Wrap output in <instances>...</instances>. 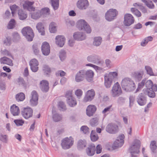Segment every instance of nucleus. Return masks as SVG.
I'll return each mask as SVG.
<instances>
[{"label":"nucleus","instance_id":"nucleus-1","mask_svg":"<svg viewBox=\"0 0 157 157\" xmlns=\"http://www.w3.org/2000/svg\"><path fill=\"white\" fill-rule=\"evenodd\" d=\"M121 84L123 89L126 92L132 91L136 88L134 81L129 78H125L123 79Z\"/></svg>","mask_w":157,"mask_h":157},{"label":"nucleus","instance_id":"nucleus-2","mask_svg":"<svg viewBox=\"0 0 157 157\" xmlns=\"http://www.w3.org/2000/svg\"><path fill=\"white\" fill-rule=\"evenodd\" d=\"M141 143L138 140H135L132 145L128 149L129 152L131 154V157H137L140 152Z\"/></svg>","mask_w":157,"mask_h":157},{"label":"nucleus","instance_id":"nucleus-3","mask_svg":"<svg viewBox=\"0 0 157 157\" xmlns=\"http://www.w3.org/2000/svg\"><path fill=\"white\" fill-rule=\"evenodd\" d=\"M117 75V74L115 72H110L105 74L104 76V84L106 88L110 87L113 78Z\"/></svg>","mask_w":157,"mask_h":157},{"label":"nucleus","instance_id":"nucleus-4","mask_svg":"<svg viewBox=\"0 0 157 157\" xmlns=\"http://www.w3.org/2000/svg\"><path fill=\"white\" fill-rule=\"evenodd\" d=\"M76 26L79 30H84L87 33H90L91 32L90 26L84 20H78Z\"/></svg>","mask_w":157,"mask_h":157},{"label":"nucleus","instance_id":"nucleus-5","mask_svg":"<svg viewBox=\"0 0 157 157\" xmlns=\"http://www.w3.org/2000/svg\"><path fill=\"white\" fill-rule=\"evenodd\" d=\"M22 33L28 41H31L34 36L33 30L29 27H26L23 28L22 30Z\"/></svg>","mask_w":157,"mask_h":157},{"label":"nucleus","instance_id":"nucleus-6","mask_svg":"<svg viewBox=\"0 0 157 157\" xmlns=\"http://www.w3.org/2000/svg\"><path fill=\"white\" fill-rule=\"evenodd\" d=\"M111 94L113 97H118L122 94L121 87L118 82H117L113 85Z\"/></svg>","mask_w":157,"mask_h":157},{"label":"nucleus","instance_id":"nucleus-7","mask_svg":"<svg viewBox=\"0 0 157 157\" xmlns=\"http://www.w3.org/2000/svg\"><path fill=\"white\" fill-rule=\"evenodd\" d=\"M118 14V12L116 9H110L105 13V18L108 21H111L115 18Z\"/></svg>","mask_w":157,"mask_h":157},{"label":"nucleus","instance_id":"nucleus-8","mask_svg":"<svg viewBox=\"0 0 157 157\" xmlns=\"http://www.w3.org/2000/svg\"><path fill=\"white\" fill-rule=\"evenodd\" d=\"M87 60L98 65L102 66L104 64L103 60L100 59V58L97 55H93L88 56L87 58Z\"/></svg>","mask_w":157,"mask_h":157},{"label":"nucleus","instance_id":"nucleus-9","mask_svg":"<svg viewBox=\"0 0 157 157\" xmlns=\"http://www.w3.org/2000/svg\"><path fill=\"white\" fill-rule=\"evenodd\" d=\"M124 136L123 134H121L119 136L113 145V149H115L121 147L124 143Z\"/></svg>","mask_w":157,"mask_h":157},{"label":"nucleus","instance_id":"nucleus-10","mask_svg":"<svg viewBox=\"0 0 157 157\" xmlns=\"http://www.w3.org/2000/svg\"><path fill=\"white\" fill-rule=\"evenodd\" d=\"M106 131L110 134H115L118 132V127L116 124L110 123L106 126Z\"/></svg>","mask_w":157,"mask_h":157},{"label":"nucleus","instance_id":"nucleus-11","mask_svg":"<svg viewBox=\"0 0 157 157\" xmlns=\"http://www.w3.org/2000/svg\"><path fill=\"white\" fill-rule=\"evenodd\" d=\"M21 114L25 118L28 119L32 116L33 110L29 107L24 108L21 111Z\"/></svg>","mask_w":157,"mask_h":157},{"label":"nucleus","instance_id":"nucleus-12","mask_svg":"<svg viewBox=\"0 0 157 157\" xmlns=\"http://www.w3.org/2000/svg\"><path fill=\"white\" fill-rule=\"evenodd\" d=\"M73 143V141L72 140L68 137H66L62 140L61 146L63 149H68L72 145Z\"/></svg>","mask_w":157,"mask_h":157},{"label":"nucleus","instance_id":"nucleus-13","mask_svg":"<svg viewBox=\"0 0 157 157\" xmlns=\"http://www.w3.org/2000/svg\"><path fill=\"white\" fill-rule=\"evenodd\" d=\"M134 20L133 16L131 14L127 13L124 16V24L126 26H128L134 23Z\"/></svg>","mask_w":157,"mask_h":157},{"label":"nucleus","instance_id":"nucleus-14","mask_svg":"<svg viewBox=\"0 0 157 157\" xmlns=\"http://www.w3.org/2000/svg\"><path fill=\"white\" fill-rule=\"evenodd\" d=\"M31 98L30 100V103L33 106L36 105L38 103V95L37 92L35 91H33L31 94Z\"/></svg>","mask_w":157,"mask_h":157},{"label":"nucleus","instance_id":"nucleus-15","mask_svg":"<svg viewBox=\"0 0 157 157\" xmlns=\"http://www.w3.org/2000/svg\"><path fill=\"white\" fill-rule=\"evenodd\" d=\"M41 50L44 56H48L50 53V47L49 44L44 42L43 43L41 47Z\"/></svg>","mask_w":157,"mask_h":157},{"label":"nucleus","instance_id":"nucleus-16","mask_svg":"<svg viewBox=\"0 0 157 157\" xmlns=\"http://www.w3.org/2000/svg\"><path fill=\"white\" fill-rule=\"evenodd\" d=\"M137 102L140 105H145L147 101L145 93H140L137 98Z\"/></svg>","mask_w":157,"mask_h":157},{"label":"nucleus","instance_id":"nucleus-17","mask_svg":"<svg viewBox=\"0 0 157 157\" xmlns=\"http://www.w3.org/2000/svg\"><path fill=\"white\" fill-rule=\"evenodd\" d=\"M95 95V93L94 90L91 89L88 90L86 95L84 98V101L86 102L91 101L94 98Z\"/></svg>","mask_w":157,"mask_h":157},{"label":"nucleus","instance_id":"nucleus-18","mask_svg":"<svg viewBox=\"0 0 157 157\" xmlns=\"http://www.w3.org/2000/svg\"><path fill=\"white\" fill-rule=\"evenodd\" d=\"M38 61L35 59H32L29 62V65L32 71L34 72H36L38 71Z\"/></svg>","mask_w":157,"mask_h":157},{"label":"nucleus","instance_id":"nucleus-19","mask_svg":"<svg viewBox=\"0 0 157 157\" xmlns=\"http://www.w3.org/2000/svg\"><path fill=\"white\" fill-rule=\"evenodd\" d=\"M85 73L84 70H81L78 71L75 76V81L78 82L83 81L85 78Z\"/></svg>","mask_w":157,"mask_h":157},{"label":"nucleus","instance_id":"nucleus-20","mask_svg":"<svg viewBox=\"0 0 157 157\" xmlns=\"http://www.w3.org/2000/svg\"><path fill=\"white\" fill-rule=\"evenodd\" d=\"M40 88L41 90L44 92H48L49 90V83L48 82L45 80H42L40 83Z\"/></svg>","mask_w":157,"mask_h":157},{"label":"nucleus","instance_id":"nucleus-21","mask_svg":"<svg viewBox=\"0 0 157 157\" xmlns=\"http://www.w3.org/2000/svg\"><path fill=\"white\" fill-rule=\"evenodd\" d=\"M77 7L80 9H85L89 5L87 0H79L77 3Z\"/></svg>","mask_w":157,"mask_h":157},{"label":"nucleus","instance_id":"nucleus-22","mask_svg":"<svg viewBox=\"0 0 157 157\" xmlns=\"http://www.w3.org/2000/svg\"><path fill=\"white\" fill-rule=\"evenodd\" d=\"M97 109L96 107L94 105H90L88 106L86 109L87 115L90 117L95 113Z\"/></svg>","mask_w":157,"mask_h":157},{"label":"nucleus","instance_id":"nucleus-23","mask_svg":"<svg viewBox=\"0 0 157 157\" xmlns=\"http://www.w3.org/2000/svg\"><path fill=\"white\" fill-rule=\"evenodd\" d=\"M73 37L75 40L79 41H82L86 38L85 34L82 32H77L73 35Z\"/></svg>","mask_w":157,"mask_h":157},{"label":"nucleus","instance_id":"nucleus-24","mask_svg":"<svg viewBox=\"0 0 157 157\" xmlns=\"http://www.w3.org/2000/svg\"><path fill=\"white\" fill-rule=\"evenodd\" d=\"M56 44L59 46L62 47L64 44L65 38L63 36L58 35L56 37Z\"/></svg>","mask_w":157,"mask_h":157},{"label":"nucleus","instance_id":"nucleus-25","mask_svg":"<svg viewBox=\"0 0 157 157\" xmlns=\"http://www.w3.org/2000/svg\"><path fill=\"white\" fill-rule=\"evenodd\" d=\"M145 86L147 90L151 89L155 91H157V85L153 84L152 81L150 80L145 81Z\"/></svg>","mask_w":157,"mask_h":157},{"label":"nucleus","instance_id":"nucleus-26","mask_svg":"<svg viewBox=\"0 0 157 157\" xmlns=\"http://www.w3.org/2000/svg\"><path fill=\"white\" fill-rule=\"evenodd\" d=\"M85 72L84 76H86V79L88 82H91L93 80L94 75V72L91 70H89L86 71L84 70Z\"/></svg>","mask_w":157,"mask_h":157},{"label":"nucleus","instance_id":"nucleus-27","mask_svg":"<svg viewBox=\"0 0 157 157\" xmlns=\"http://www.w3.org/2000/svg\"><path fill=\"white\" fill-rule=\"evenodd\" d=\"M33 3V2L26 1L23 4V7L24 9H26L30 11H34L35 8L32 6Z\"/></svg>","mask_w":157,"mask_h":157},{"label":"nucleus","instance_id":"nucleus-28","mask_svg":"<svg viewBox=\"0 0 157 157\" xmlns=\"http://www.w3.org/2000/svg\"><path fill=\"white\" fill-rule=\"evenodd\" d=\"M96 150L94 144H91L88 146L86 149V152L89 156H93L95 153Z\"/></svg>","mask_w":157,"mask_h":157},{"label":"nucleus","instance_id":"nucleus-29","mask_svg":"<svg viewBox=\"0 0 157 157\" xmlns=\"http://www.w3.org/2000/svg\"><path fill=\"white\" fill-rule=\"evenodd\" d=\"M0 62L1 63L6 64L10 66H12L13 65L12 60L6 57H3L1 58Z\"/></svg>","mask_w":157,"mask_h":157},{"label":"nucleus","instance_id":"nucleus-30","mask_svg":"<svg viewBox=\"0 0 157 157\" xmlns=\"http://www.w3.org/2000/svg\"><path fill=\"white\" fill-rule=\"evenodd\" d=\"M10 112L11 114L14 116L18 115L20 113V110L18 107L14 105L11 106Z\"/></svg>","mask_w":157,"mask_h":157},{"label":"nucleus","instance_id":"nucleus-31","mask_svg":"<svg viewBox=\"0 0 157 157\" xmlns=\"http://www.w3.org/2000/svg\"><path fill=\"white\" fill-rule=\"evenodd\" d=\"M36 28L39 32L41 33V35H44L45 31L44 30V27L42 23L39 22L36 25Z\"/></svg>","mask_w":157,"mask_h":157},{"label":"nucleus","instance_id":"nucleus-32","mask_svg":"<svg viewBox=\"0 0 157 157\" xmlns=\"http://www.w3.org/2000/svg\"><path fill=\"white\" fill-rule=\"evenodd\" d=\"M41 16L43 17H46L50 14V10L48 8L46 7L42 9L39 10Z\"/></svg>","mask_w":157,"mask_h":157},{"label":"nucleus","instance_id":"nucleus-33","mask_svg":"<svg viewBox=\"0 0 157 157\" xmlns=\"http://www.w3.org/2000/svg\"><path fill=\"white\" fill-rule=\"evenodd\" d=\"M86 143L85 140H79L77 144V147L79 150H81L86 147Z\"/></svg>","mask_w":157,"mask_h":157},{"label":"nucleus","instance_id":"nucleus-34","mask_svg":"<svg viewBox=\"0 0 157 157\" xmlns=\"http://www.w3.org/2000/svg\"><path fill=\"white\" fill-rule=\"evenodd\" d=\"M149 8L152 9L154 8L155 6L152 1L150 0H141Z\"/></svg>","mask_w":157,"mask_h":157},{"label":"nucleus","instance_id":"nucleus-35","mask_svg":"<svg viewBox=\"0 0 157 157\" xmlns=\"http://www.w3.org/2000/svg\"><path fill=\"white\" fill-rule=\"evenodd\" d=\"M52 112L53 113L52 119L55 122H57L61 120L62 119L61 115L58 113H55L54 114L53 111Z\"/></svg>","mask_w":157,"mask_h":157},{"label":"nucleus","instance_id":"nucleus-36","mask_svg":"<svg viewBox=\"0 0 157 157\" xmlns=\"http://www.w3.org/2000/svg\"><path fill=\"white\" fill-rule=\"evenodd\" d=\"M18 14L19 19L21 20H24L27 17V13L21 10H19V11L18 12Z\"/></svg>","mask_w":157,"mask_h":157},{"label":"nucleus","instance_id":"nucleus-37","mask_svg":"<svg viewBox=\"0 0 157 157\" xmlns=\"http://www.w3.org/2000/svg\"><path fill=\"white\" fill-rule=\"evenodd\" d=\"M49 29L51 33H55L57 31L56 24L54 22L51 23L49 26Z\"/></svg>","mask_w":157,"mask_h":157},{"label":"nucleus","instance_id":"nucleus-38","mask_svg":"<svg viewBox=\"0 0 157 157\" xmlns=\"http://www.w3.org/2000/svg\"><path fill=\"white\" fill-rule=\"evenodd\" d=\"M67 103L71 107H74L77 104L76 100L73 97L67 99Z\"/></svg>","mask_w":157,"mask_h":157},{"label":"nucleus","instance_id":"nucleus-39","mask_svg":"<svg viewBox=\"0 0 157 157\" xmlns=\"http://www.w3.org/2000/svg\"><path fill=\"white\" fill-rule=\"evenodd\" d=\"M41 16L39 10L35 11L31 13V17L34 19H37L40 18Z\"/></svg>","mask_w":157,"mask_h":157},{"label":"nucleus","instance_id":"nucleus-40","mask_svg":"<svg viewBox=\"0 0 157 157\" xmlns=\"http://www.w3.org/2000/svg\"><path fill=\"white\" fill-rule=\"evenodd\" d=\"M51 4L54 10H57L59 7V0H50Z\"/></svg>","mask_w":157,"mask_h":157},{"label":"nucleus","instance_id":"nucleus-41","mask_svg":"<svg viewBox=\"0 0 157 157\" xmlns=\"http://www.w3.org/2000/svg\"><path fill=\"white\" fill-rule=\"evenodd\" d=\"M16 99L18 101H22L25 99V94L23 93H20L16 95Z\"/></svg>","mask_w":157,"mask_h":157},{"label":"nucleus","instance_id":"nucleus-42","mask_svg":"<svg viewBox=\"0 0 157 157\" xmlns=\"http://www.w3.org/2000/svg\"><path fill=\"white\" fill-rule=\"evenodd\" d=\"M10 7L11 11L12 14L13 16L14 14L16 13L17 11L18 12L19 10H21L20 9L19 7L15 4L13 5L10 6Z\"/></svg>","mask_w":157,"mask_h":157},{"label":"nucleus","instance_id":"nucleus-43","mask_svg":"<svg viewBox=\"0 0 157 157\" xmlns=\"http://www.w3.org/2000/svg\"><path fill=\"white\" fill-rule=\"evenodd\" d=\"M102 38L100 37H96L94 38L93 44L96 46H99L102 42Z\"/></svg>","mask_w":157,"mask_h":157},{"label":"nucleus","instance_id":"nucleus-44","mask_svg":"<svg viewBox=\"0 0 157 157\" xmlns=\"http://www.w3.org/2000/svg\"><path fill=\"white\" fill-rule=\"evenodd\" d=\"M17 82L21 86L25 88H26L27 84L22 78L20 77L18 78Z\"/></svg>","mask_w":157,"mask_h":157},{"label":"nucleus","instance_id":"nucleus-45","mask_svg":"<svg viewBox=\"0 0 157 157\" xmlns=\"http://www.w3.org/2000/svg\"><path fill=\"white\" fill-rule=\"evenodd\" d=\"M90 138L92 141H96L98 139V135L95 131L92 130L90 134Z\"/></svg>","mask_w":157,"mask_h":157},{"label":"nucleus","instance_id":"nucleus-46","mask_svg":"<svg viewBox=\"0 0 157 157\" xmlns=\"http://www.w3.org/2000/svg\"><path fill=\"white\" fill-rule=\"evenodd\" d=\"M145 81H146V79H143L141 82L139 83L138 86L136 90V93L139 91L140 89L143 87L145 85Z\"/></svg>","mask_w":157,"mask_h":157},{"label":"nucleus","instance_id":"nucleus-47","mask_svg":"<svg viewBox=\"0 0 157 157\" xmlns=\"http://www.w3.org/2000/svg\"><path fill=\"white\" fill-rule=\"evenodd\" d=\"M16 23L14 19H11L9 21L8 26L7 28L9 29H13L15 26Z\"/></svg>","mask_w":157,"mask_h":157},{"label":"nucleus","instance_id":"nucleus-48","mask_svg":"<svg viewBox=\"0 0 157 157\" xmlns=\"http://www.w3.org/2000/svg\"><path fill=\"white\" fill-rule=\"evenodd\" d=\"M145 69L147 71V74L150 76H154V72L152 68L149 66H146Z\"/></svg>","mask_w":157,"mask_h":157},{"label":"nucleus","instance_id":"nucleus-49","mask_svg":"<svg viewBox=\"0 0 157 157\" xmlns=\"http://www.w3.org/2000/svg\"><path fill=\"white\" fill-rule=\"evenodd\" d=\"M153 38L151 36H149L145 38L141 43V45L142 46H144L149 41H151L152 40Z\"/></svg>","mask_w":157,"mask_h":157},{"label":"nucleus","instance_id":"nucleus-50","mask_svg":"<svg viewBox=\"0 0 157 157\" xmlns=\"http://www.w3.org/2000/svg\"><path fill=\"white\" fill-rule=\"evenodd\" d=\"M156 91L151 89L147 90H146V94L149 97L154 98L155 96V92Z\"/></svg>","mask_w":157,"mask_h":157},{"label":"nucleus","instance_id":"nucleus-51","mask_svg":"<svg viewBox=\"0 0 157 157\" xmlns=\"http://www.w3.org/2000/svg\"><path fill=\"white\" fill-rule=\"evenodd\" d=\"M134 77L136 80L138 81L140 80L143 75V74L142 72H136L134 75Z\"/></svg>","mask_w":157,"mask_h":157},{"label":"nucleus","instance_id":"nucleus-52","mask_svg":"<svg viewBox=\"0 0 157 157\" xmlns=\"http://www.w3.org/2000/svg\"><path fill=\"white\" fill-rule=\"evenodd\" d=\"M131 11L137 17H140L141 16V13L137 9L135 8H132Z\"/></svg>","mask_w":157,"mask_h":157},{"label":"nucleus","instance_id":"nucleus-53","mask_svg":"<svg viewBox=\"0 0 157 157\" xmlns=\"http://www.w3.org/2000/svg\"><path fill=\"white\" fill-rule=\"evenodd\" d=\"M59 108L61 111H64L66 109V106L64 103L63 101H59L58 103Z\"/></svg>","mask_w":157,"mask_h":157},{"label":"nucleus","instance_id":"nucleus-54","mask_svg":"<svg viewBox=\"0 0 157 157\" xmlns=\"http://www.w3.org/2000/svg\"><path fill=\"white\" fill-rule=\"evenodd\" d=\"M156 142L155 141H152L151 142L150 144V148L153 153H155V150L156 149Z\"/></svg>","mask_w":157,"mask_h":157},{"label":"nucleus","instance_id":"nucleus-55","mask_svg":"<svg viewBox=\"0 0 157 157\" xmlns=\"http://www.w3.org/2000/svg\"><path fill=\"white\" fill-rule=\"evenodd\" d=\"M59 56L60 60L63 61L64 60L66 57V53L63 50H61L60 51Z\"/></svg>","mask_w":157,"mask_h":157},{"label":"nucleus","instance_id":"nucleus-56","mask_svg":"<svg viewBox=\"0 0 157 157\" xmlns=\"http://www.w3.org/2000/svg\"><path fill=\"white\" fill-rule=\"evenodd\" d=\"M98 119L96 117L92 118L90 121V124L92 126H95L98 124Z\"/></svg>","mask_w":157,"mask_h":157},{"label":"nucleus","instance_id":"nucleus-57","mask_svg":"<svg viewBox=\"0 0 157 157\" xmlns=\"http://www.w3.org/2000/svg\"><path fill=\"white\" fill-rule=\"evenodd\" d=\"M33 49L34 53L36 55L38 54L40 50L38 45L36 44H34L33 45Z\"/></svg>","mask_w":157,"mask_h":157},{"label":"nucleus","instance_id":"nucleus-58","mask_svg":"<svg viewBox=\"0 0 157 157\" xmlns=\"http://www.w3.org/2000/svg\"><path fill=\"white\" fill-rule=\"evenodd\" d=\"M43 70L44 71V73L47 75H48V74L51 72L50 68L47 65H44L43 66Z\"/></svg>","mask_w":157,"mask_h":157},{"label":"nucleus","instance_id":"nucleus-59","mask_svg":"<svg viewBox=\"0 0 157 157\" xmlns=\"http://www.w3.org/2000/svg\"><path fill=\"white\" fill-rule=\"evenodd\" d=\"M0 140L3 142L7 143L8 141L7 136L1 134L0 135Z\"/></svg>","mask_w":157,"mask_h":157},{"label":"nucleus","instance_id":"nucleus-60","mask_svg":"<svg viewBox=\"0 0 157 157\" xmlns=\"http://www.w3.org/2000/svg\"><path fill=\"white\" fill-rule=\"evenodd\" d=\"M80 129L84 134H88L90 133L89 128L86 126H82Z\"/></svg>","mask_w":157,"mask_h":157},{"label":"nucleus","instance_id":"nucleus-61","mask_svg":"<svg viewBox=\"0 0 157 157\" xmlns=\"http://www.w3.org/2000/svg\"><path fill=\"white\" fill-rule=\"evenodd\" d=\"M65 21L66 23L68 26H73L75 25V22L72 20L67 19Z\"/></svg>","mask_w":157,"mask_h":157},{"label":"nucleus","instance_id":"nucleus-62","mask_svg":"<svg viewBox=\"0 0 157 157\" xmlns=\"http://www.w3.org/2000/svg\"><path fill=\"white\" fill-rule=\"evenodd\" d=\"M82 91L80 89H78L76 90L75 92V95L77 96V98L80 99L82 94Z\"/></svg>","mask_w":157,"mask_h":157},{"label":"nucleus","instance_id":"nucleus-63","mask_svg":"<svg viewBox=\"0 0 157 157\" xmlns=\"http://www.w3.org/2000/svg\"><path fill=\"white\" fill-rule=\"evenodd\" d=\"M133 6L135 7H137V6L139 7V9L141 10L144 8V7L143 6V4L139 2H136L133 3Z\"/></svg>","mask_w":157,"mask_h":157},{"label":"nucleus","instance_id":"nucleus-64","mask_svg":"<svg viewBox=\"0 0 157 157\" xmlns=\"http://www.w3.org/2000/svg\"><path fill=\"white\" fill-rule=\"evenodd\" d=\"M66 73L62 70H59L57 71L56 73V75L57 76H60L61 77L65 75Z\"/></svg>","mask_w":157,"mask_h":157}]
</instances>
